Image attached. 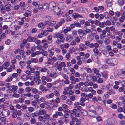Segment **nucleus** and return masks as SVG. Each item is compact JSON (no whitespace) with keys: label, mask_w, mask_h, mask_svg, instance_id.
Listing matches in <instances>:
<instances>
[{"label":"nucleus","mask_w":125,"mask_h":125,"mask_svg":"<svg viewBox=\"0 0 125 125\" xmlns=\"http://www.w3.org/2000/svg\"><path fill=\"white\" fill-rule=\"evenodd\" d=\"M27 40L29 42H33L35 41L36 38L35 37H32L31 36H29L27 38Z\"/></svg>","instance_id":"1a4fd4ad"},{"label":"nucleus","mask_w":125,"mask_h":125,"mask_svg":"<svg viewBox=\"0 0 125 125\" xmlns=\"http://www.w3.org/2000/svg\"><path fill=\"white\" fill-rule=\"evenodd\" d=\"M64 3L62 2H61L58 4V7H62L64 6Z\"/></svg>","instance_id":"09e8293b"},{"label":"nucleus","mask_w":125,"mask_h":125,"mask_svg":"<svg viewBox=\"0 0 125 125\" xmlns=\"http://www.w3.org/2000/svg\"><path fill=\"white\" fill-rule=\"evenodd\" d=\"M106 49L108 52L112 50L111 46L109 45L107 46L106 47Z\"/></svg>","instance_id":"052dcab7"},{"label":"nucleus","mask_w":125,"mask_h":125,"mask_svg":"<svg viewBox=\"0 0 125 125\" xmlns=\"http://www.w3.org/2000/svg\"><path fill=\"white\" fill-rule=\"evenodd\" d=\"M97 81V82L98 83H102L103 82V80L102 79L100 78H99Z\"/></svg>","instance_id":"4d7b16f0"},{"label":"nucleus","mask_w":125,"mask_h":125,"mask_svg":"<svg viewBox=\"0 0 125 125\" xmlns=\"http://www.w3.org/2000/svg\"><path fill=\"white\" fill-rule=\"evenodd\" d=\"M48 104V102L47 101H44V102L40 104V107L42 109H43L45 107V105H47Z\"/></svg>","instance_id":"f8f14e48"},{"label":"nucleus","mask_w":125,"mask_h":125,"mask_svg":"<svg viewBox=\"0 0 125 125\" xmlns=\"http://www.w3.org/2000/svg\"><path fill=\"white\" fill-rule=\"evenodd\" d=\"M92 70L93 71L94 73L95 74L99 73V70L95 68H94Z\"/></svg>","instance_id":"a18cd8bd"},{"label":"nucleus","mask_w":125,"mask_h":125,"mask_svg":"<svg viewBox=\"0 0 125 125\" xmlns=\"http://www.w3.org/2000/svg\"><path fill=\"white\" fill-rule=\"evenodd\" d=\"M49 7L50 8H53L56 7V4L54 2H51L49 4Z\"/></svg>","instance_id":"c85d7f7f"},{"label":"nucleus","mask_w":125,"mask_h":125,"mask_svg":"<svg viewBox=\"0 0 125 125\" xmlns=\"http://www.w3.org/2000/svg\"><path fill=\"white\" fill-rule=\"evenodd\" d=\"M76 42L74 40H72L70 44L72 46L76 45Z\"/></svg>","instance_id":"0e129e2a"},{"label":"nucleus","mask_w":125,"mask_h":125,"mask_svg":"<svg viewBox=\"0 0 125 125\" xmlns=\"http://www.w3.org/2000/svg\"><path fill=\"white\" fill-rule=\"evenodd\" d=\"M92 70H91V69L89 68H87L86 70V71L87 73L89 74H91L92 73Z\"/></svg>","instance_id":"603ef678"},{"label":"nucleus","mask_w":125,"mask_h":125,"mask_svg":"<svg viewBox=\"0 0 125 125\" xmlns=\"http://www.w3.org/2000/svg\"><path fill=\"white\" fill-rule=\"evenodd\" d=\"M31 88L29 87H27L25 89V92L27 93L30 92L31 91Z\"/></svg>","instance_id":"49530a36"},{"label":"nucleus","mask_w":125,"mask_h":125,"mask_svg":"<svg viewBox=\"0 0 125 125\" xmlns=\"http://www.w3.org/2000/svg\"><path fill=\"white\" fill-rule=\"evenodd\" d=\"M21 78L24 81H25L28 79V77L26 75L24 74L22 75Z\"/></svg>","instance_id":"b1692460"},{"label":"nucleus","mask_w":125,"mask_h":125,"mask_svg":"<svg viewBox=\"0 0 125 125\" xmlns=\"http://www.w3.org/2000/svg\"><path fill=\"white\" fill-rule=\"evenodd\" d=\"M72 39V37L71 36L68 35L66 39V40L67 42L70 41Z\"/></svg>","instance_id":"2f4dec72"},{"label":"nucleus","mask_w":125,"mask_h":125,"mask_svg":"<svg viewBox=\"0 0 125 125\" xmlns=\"http://www.w3.org/2000/svg\"><path fill=\"white\" fill-rule=\"evenodd\" d=\"M53 28H50V27H48L47 29V31L49 32H51L53 31Z\"/></svg>","instance_id":"338daca9"},{"label":"nucleus","mask_w":125,"mask_h":125,"mask_svg":"<svg viewBox=\"0 0 125 125\" xmlns=\"http://www.w3.org/2000/svg\"><path fill=\"white\" fill-rule=\"evenodd\" d=\"M12 96L13 97L18 98L19 97L20 95L19 94L17 93H14L12 95Z\"/></svg>","instance_id":"13d9d810"},{"label":"nucleus","mask_w":125,"mask_h":125,"mask_svg":"<svg viewBox=\"0 0 125 125\" xmlns=\"http://www.w3.org/2000/svg\"><path fill=\"white\" fill-rule=\"evenodd\" d=\"M103 77L105 79H107L108 77V72H104L102 73Z\"/></svg>","instance_id":"6ab92c4d"},{"label":"nucleus","mask_w":125,"mask_h":125,"mask_svg":"<svg viewBox=\"0 0 125 125\" xmlns=\"http://www.w3.org/2000/svg\"><path fill=\"white\" fill-rule=\"evenodd\" d=\"M30 122L31 124H34L36 122V121L35 119L31 118L30 120Z\"/></svg>","instance_id":"680f3d73"},{"label":"nucleus","mask_w":125,"mask_h":125,"mask_svg":"<svg viewBox=\"0 0 125 125\" xmlns=\"http://www.w3.org/2000/svg\"><path fill=\"white\" fill-rule=\"evenodd\" d=\"M31 115L34 118L39 116L38 112L33 113L31 114Z\"/></svg>","instance_id":"58836bf2"},{"label":"nucleus","mask_w":125,"mask_h":125,"mask_svg":"<svg viewBox=\"0 0 125 125\" xmlns=\"http://www.w3.org/2000/svg\"><path fill=\"white\" fill-rule=\"evenodd\" d=\"M97 112L96 111H88V114L90 116L92 117H95V116L96 115Z\"/></svg>","instance_id":"9d476101"},{"label":"nucleus","mask_w":125,"mask_h":125,"mask_svg":"<svg viewBox=\"0 0 125 125\" xmlns=\"http://www.w3.org/2000/svg\"><path fill=\"white\" fill-rule=\"evenodd\" d=\"M31 91L33 93L35 94H36L38 93L37 89L35 88H32L31 89Z\"/></svg>","instance_id":"f704fd0d"},{"label":"nucleus","mask_w":125,"mask_h":125,"mask_svg":"<svg viewBox=\"0 0 125 125\" xmlns=\"http://www.w3.org/2000/svg\"><path fill=\"white\" fill-rule=\"evenodd\" d=\"M58 76V75L56 73H50L49 75H47V77L48 78L49 77H54L55 78L56 77Z\"/></svg>","instance_id":"f3484780"},{"label":"nucleus","mask_w":125,"mask_h":125,"mask_svg":"<svg viewBox=\"0 0 125 125\" xmlns=\"http://www.w3.org/2000/svg\"><path fill=\"white\" fill-rule=\"evenodd\" d=\"M39 89L44 93L46 92L48 90V89L42 85H41L39 86Z\"/></svg>","instance_id":"0eeeda50"},{"label":"nucleus","mask_w":125,"mask_h":125,"mask_svg":"<svg viewBox=\"0 0 125 125\" xmlns=\"http://www.w3.org/2000/svg\"><path fill=\"white\" fill-rule=\"evenodd\" d=\"M57 38V39H60L62 40V42H64L65 39L64 37V35L63 34L60 33L59 32H56Z\"/></svg>","instance_id":"20e7f679"},{"label":"nucleus","mask_w":125,"mask_h":125,"mask_svg":"<svg viewBox=\"0 0 125 125\" xmlns=\"http://www.w3.org/2000/svg\"><path fill=\"white\" fill-rule=\"evenodd\" d=\"M43 117L44 119H49L50 118V115L46 113L44 115Z\"/></svg>","instance_id":"72a5a7b5"},{"label":"nucleus","mask_w":125,"mask_h":125,"mask_svg":"<svg viewBox=\"0 0 125 125\" xmlns=\"http://www.w3.org/2000/svg\"><path fill=\"white\" fill-rule=\"evenodd\" d=\"M79 50L81 51H83L86 49V46L83 44H80L79 45Z\"/></svg>","instance_id":"39448f33"},{"label":"nucleus","mask_w":125,"mask_h":125,"mask_svg":"<svg viewBox=\"0 0 125 125\" xmlns=\"http://www.w3.org/2000/svg\"><path fill=\"white\" fill-rule=\"evenodd\" d=\"M31 14V12L30 11H29L28 12H26L25 13H24L23 15L24 16L27 17L28 16H30Z\"/></svg>","instance_id":"4c0bfd02"},{"label":"nucleus","mask_w":125,"mask_h":125,"mask_svg":"<svg viewBox=\"0 0 125 125\" xmlns=\"http://www.w3.org/2000/svg\"><path fill=\"white\" fill-rule=\"evenodd\" d=\"M70 80L71 81V83L73 84H75L76 82H79V79L77 78H75L73 75H71L70 76Z\"/></svg>","instance_id":"7ed1b4c3"},{"label":"nucleus","mask_w":125,"mask_h":125,"mask_svg":"<svg viewBox=\"0 0 125 125\" xmlns=\"http://www.w3.org/2000/svg\"><path fill=\"white\" fill-rule=\"evenodd\" d=\"M104 17L106 19H108L110 17V16L109 15V14L108 12H104Z\"/></svg>","instance_id":"ea45409f"},{"label":"nucleus","mask_w":125,"mask_h":125,"mask_svg":"<svg viewBox=\"0 0 125 125\" xmlns=\"http://www.w3.org/2000/svg\"><path fill=\"white\" fill-rule=\"evenodd\" d=\"M45 99L43 97H42L40 98L39 99H37L36 101L38 103H40L41 102H44V101H45Z\"/></svg>","instance_id":"4be33fe9"},{"label":"nucleus","mask_w":125,"mask_h":125,"mask_svg":"<svg viewBox=\"0 0 125 125\" xmlns=\"http://www.w3.org/2000/svg\"><path fill=\"white\" fill-rule=\"evenodd\" d=\"M12 89H10L11 91L13 93L16 92L17 91V86L15 85H13L11 87Z\"/></svg>","instance_id":"2eb2a0df"},{"label":"nucleus","mask_w":125,"mask_h":125,"mask_svg":"<svg viewBox=\"0 0 125 125\" xmlns=\"http://www.w3.org/2000/svg\"><path fill=\"white\" fill-rule=\"evenodd\" d=\"M71 30V28L69 27H68L64 29L63 31V32L65 33H66L68 31H69Z\"/></svg>","instance_id":"7c9ffc66"},{"label":"nucleus","mask_w":125,"mask_h":125,"mask_svg":"<svg viewBox=\"0 0 125 125\" xmlns=\"http://www.w3.org/2000/svg\"><path fill=\"white\" fill-rule=\"evenodd\" d=\"M93 85V82L92 81L86 82H85L84 86L86 87L90 86H92Z\"/></svg>","instance_id":"aec40b11"},{"label":"nucleus","mask_w":125,"mask_h":125,"mask_svg":"<svg viewBox=\"0 0 125 125\" xmlns=\"http://www.w3.org/2000/svg\"><path fill=\"white\" fill-rule=\"evenodd\" d=\"M61 42H62V40L60 39H58L56 40L55 42L57 45H58L61 43Z\"/></svg>","instance_id":"bf43d9fd"},{"label":"nucleus","mask_w":125,"mask_h":125,"mask_svg":"<svg viewBox=\"0 0 125 125\" xmlns=\"http://www.w3.org/2000/svg\"><path fill=\"white\" fill-rule=\"evenodd\" d=\"M110 107L114 109L116 108L117 106L115 104H111L110 105Z\"/></svg>","instance_id":"de8ad7c7"},{"label":"nucleus","mask_w":125,"mask_h":125,"mask_svg":"<svg viewBox=\"0 0 125 125\" xmlns=\"http://www.w3.org/2000/svg\"><path fill=\"white\" fill-rule=\"evenodd\" d=\"M117 18L116 17H112L110 18V20L116 22Z\"/></svg>","instance_id":"473e14b6"},{"label":"nucleus","mask_w":125,"mask_h":125,"mask_svg":"<svg viewBox=\"0 0 125 125\" xmlns=\"http://www.w3.org/2000/svg\"><path fill=\"white\" fill-rule=\"evenodd\" d=\"M71 55L70 53H67L65 55V57L67 60L69 61L70 60Z\"/></svg>","instance_id":"c756f323"},{"label":"nucleus","mask_w":125,"mask_h":125,"mask_svg":"<svg viewBox=\"0 0 125 125\" xmlns=\"http://www.w3.org/2000/svg\"><path fill=\"white\" fill-rule=\"evenodd\" d=\"M110 42V40L107 38H106L104 41V44L106 45H108Z\"/></svg>","instance_id":"393cba45"},{"label":"nucleus","mask_w":125,"mask_h":125,"mask_svg":"<svg viewBox=\"0 0 125 125\" xmlns=\"http://www.w3.org/2000/svg\"><path fill=\"white\" fill-rule=\"evenodd\" d=\"M46 111L44 109H40L39 110L38 112L39 114V115H42L44 114H45L46 113Z\"/></svg>","instance_id":"9b49d317"},{"label":"nucleus","mask_w":125,"mask_h":125,"mask_svg":"<svg viewBox=\"0 0 125 125\" xmlns=\"http://www.w3.org/2000/svg\"><path fill=\"white\" fill-rule=\"evenodd\" d=\"M42 53L44 56H47L48 55V52L47 51H43Z\"/></svg>","instance_id":"e2e57ef3"},{"label":"nucleus","mask_w":125,"mask_h":125,"mask_svg":"<svg viewBox=\"0 0 125 125\" xmlns=\"http://www.w3.org/2000/svg\"><path fill=\"white\" fill-rule=\"evenodd\" d=\"M11 42V41L10 39H8L5 41V43L7 45H9L10 43Z\"/></svg>","instance_id":"864d4df0"},{"label":"nucleus","mask_w":125,"mask_h":125,"mask_svg":"<svg viewBox=\"0 0 125 125\" xmlns=\"http://www.w3.org/2000/svg\"><path fill=\"white\" fill-rule=\"evenodd\" d=\"M26 19H27L28 20V22L29 21L30 18H26L25 17H24L22 18L21 19V21L22 22H24L25 21H26Z\"/></svg>","instance_id":"a19ab883"},{"label":"nucleus","mask_w":125,"mask_h":125,"mask_svg":"<svg viewBox=\"0 0 125 125\" xmlns=\"http://www.w3.org/2000/svg\"><path fill=\"white\" fill-rule=\"evenodd\" d=\"M86 77L88 81H90L91 80L94 82H95L97 80V77L95 76L94 74H90L87 76Z\"/></svg>","instance_id":"f03ea898"},{"label":"nucleus","mask_w":125,"mask_h":125,"mask_svg":"<svg viewBox=\"0 0 125 125\" xmlns=\"http://www.w3.org/2000/svg\"><path fill=\"white\" fill-rule=\"evenodd\" d=\"M54 96V94L53 93H51L48 95H47L45 96V98L47 99L53 98Z\"/></svg>","instance_id":"5701e85b"},{"label":"nucleus","mask_w":125,"mask_h":125,"mask_svg":"<svg viewBox=\"0 0 125 125\" xmlns=\"http://www.w3.org/2000/svg\"><path fill=\"white\" fill-rule=\"evenodd\" d=\"M9 111L8 110L6 109L3 111L1 113V116L5 117L8 116L9 114Z\"/></svg>","instance_id":"423d86ee"},{"label":"nucleus","mask_w":125,"mask_h":125,"mask_svg":"<svg viewBox=\"0 0 125 125\" xmlns=\"http://www.w3.org/2000/svg\"><path fill=\"white\" fill-rule=\"evenodd\" d=\"M53 10L55 14L58 16H61L65 12L62 8H54Z\"/></svg>","instance_id":"f257e3e1"},{"label":"nucleus","mask_w":125,"mask_h":125,"mask_svg":"<svg viewBox=\"0 0 125 125\" xmlns=\"http://www.w3.org/2000/svg\"><path fill=\"white\" fill-rule=\"evenodd\" d=\"M63 45L64 48L68 49L69 47V44L68 43H66Z\"/></svg>","instance_id":"6e6d98bb"},{"label":"nucleus","mask_w":125,"mask_h":125,"mask_svg":"<svg viewBox=\"0 0 125 125\" xmlns=\"http://www.w3.org/2000/svg\"><path fill=\"white\" fill-rule=\"evenodd\" d=\"M72 118V121L69 122L70 125H73L75 123V122L76 121L77 119L75 117H73Z\"/></svg>","instance_id":"dca6fc26"},{"label":"nucleus","mask_w":125,"mask_h":125,"mask_svg":"<svg viewBox=\"0 0 125 125\" xmlns=\"http://www.w3.org/2000/svg\"><path fill=\"white\" fill-rule=\"evenodd\" d=\"M96 108L94 106H91L89 107V111L92 112V111H96Z\"/></svg>","instance_id":"bb28decb"},{"label":"nucleus","mask_w":125,"mask_h":125,"mask_svg":"<svg viewBox=\"0 0 125 125\" xmlns=\"http://www.w3.org/2000/svg\"><path fill=\"white\" fill-rule=\"evenodd\" d=\"M53 93L54 94V95H55L56 96H59L60 95V94L58 91L55 90L53 91Z\"/></svg>","instance_id":"37998d69"},{"label":"nucleus","mask_w":125,"mask_h":125,"mask_svg":"<svg viewBox=\"0 0 125 125\" xmlns=\"http://www.w3.org/2000/svg\"><path fill=\"white\" fill-rule=\"evenodd\" d=\"M34 73L37 78H40V73L39 71H36L34 72Z\"/></svg>","instance_id":"a878e982"},{"label":"nucleus","mask_w":125,"mask_h":125,"mask_svg":"<svg viewBox=\"0 0 125 125\" xmlns=\"http://www.w3.org/2000/svg\"><path fill=\"white\" fill-rule=\"evenodd\" d=\"M19 64L21 67H23L26 65V62L23 61H20L19 62Z\"/></svg>","instance_id":"cd10ccee"},{"label":"nucleus","mask_w":125,"mask_h":125,"mask_svg":"<svg viewBox=\"0 0 125 125\" xmlns=\"http://www.w3.org/2000/svg\"><path fill=\"white\" fill-rule=\"evenodd\" d=\"M61 99L62 100H66L67 98V97L64 95H62L60 96Z\"/></svg>","instance_id":"8fccbe9b"},{"label":"nucleus","mask_w":125,"mask_h":125,"mask_svg":"<svg viewBox=\"0 0 125 125\" xmlns=\"http://www.w3.org/2000/svg\"><path fill=\"white\" fill-rule=\"evenodd\" d=\"M52 19L51 17L49 16H47L45 18V19L46 21L50 20Z\"/></svg>","instance_id":"774afa93"},{"label":"nucleus","mask_w":125,"mask_h":125,"mask_svg":"<svg viewBox=\"0 0 125 125\" xmlns=\"http://www.w3.org/2000/svg\"><path fill=\"white\" fill-rule=\"evenodd\" d=\"M24 92V89L22 88H19L18 91V93L19 94H22Z\"/></svg>","instance_id":"c9c22d12"},{"label":"nucleus","mask_w":125,"mask_h":125,"mask_svg":"<svg viewBox=\"0 0 125 125\" xmlns=\"http://www.w3.org/2000/svg\"><path fill=\"white\" fill-rule=\"evenodd\" d=\"M122 38L121 36H116L115 38L117 42H119L120 41Z\"/></svg>","instance_id":"79ce46f5"},{"label":"nucleus","mask_w":125,"mask_h":125,"mask_svg":"<svg viewBox=\"0 0 125 125\" xmlns=\"http://www.w3.org/2000/svg\"><path fill=\"white\" fill-rule=\"evenodd\" d=\"M31 62L35 63H37L38 62V59L36 58H32L31 59Z\"/></svg>","instance_id":"e433bc0d"},{"label":"nucleus","mask_w":125,"mask_h":125,"mask_svg":"<svg viewBox=\"0 0 125 125\" xmlns=\"http://www.w3.org/2000/svg\"><path fill=\"white\" fill-rule=\"evenodd\" d=\"M37 69L40 70V71L42 73H45L47 72L48 69L45 67H39Z\"/></svg>","instance_id":"6e6552de"},{"label":"nucleus","mask_w":125,"mask_h":125,"mask_svg":"<svg viewBox=\"0 0 125 125\" xmlns=\"http://www.w3.org/2000/svg\"><path fill=\"white\" fill-rule=\"evenodd\" d=\"M112 66L116 65L118 63V61L116 59L112 58Z\"/></svg>","instance_id":"412c9836"},{"label":"nucleus","mask_w":125,"mask_h":125,"mask_svg":"<svg viewBox=\"0 0 125 125\" xmlns=\"http://www.w3.org/2000/svg\"><path fill=\"white\" fill-rule=\"evenodd\" d=\"M5 85L6 87L8 89H11L10 88L12 86L10 85V84L8 83H6Z\"/></svg>","instance_id":"5fc2aeb1"},{"label":"nucleus","mask_w":125,"mask_h":125,"mask_svg":"<svg viewBox=\"0 0 125 125\" xmlns=\"http://www.w3.org/2000/svg\"><path fill=\"white\" fill-rule=\"evenodd\" d=\"M87 89H88V87L84 86L81 87L80 90L83 92H88Z\"/></svg>","instance_id":"a211bd4d"},{"label":"nucleus","mask_w":125,"mask_h":125,"mask_svg":"<svg viewBox=\"0 0 125 125\" xmlns=\"http://www.w3.org/2000/svg\"><path fill=\"white\" fill-rule=\"evenodd\" d=\"M61 75L62 76L63 78L65 80L68 79H69V78L68 77L67 75L66 74L62 73Z\"/></svg>","instance_id":"c03bdc74"},{"label":"nucleus","mask_w":125,"mask_h":125,"mask_svg":"<svg viewBox=\"0 0 125 125\" xmlns=\"http://www.w3.org/2000/svg\"><path fill=\"white\" fill-rule=\"evenodd\" d=\"M75 88L79 90L81 89V87L79 84H77L74 86Z\"/></svg>","instance_id":"69168bd1"},{"label":"nucleus","mask_w":125,"mask_h":125,"mask_svg":"<svg viewBox=\"0 0 125 125\" xmlns=\"http://www.w3.org/2000/svg\"><path fill=\"white\" fill-rule=\"evenodd\" d=\"M96 110L97 111L98 113L99 114L102 113L103 111L102 108L100 106H98L96 108Z\"/></svg>","instance_id":"4468645a"},{"label":"nucleus","mask_w":125,"mask_h":125,"mask_svg":"<svg viewBox=\"0 0 125 125\" xmlns=\"http://www.w3.org/2000/svg\"><path fill=\"white\" fill-rule=\"evenodd\" d=\"M66 104L69 105H70L72 104V102L69 99H67L66 100Z\"/></svg>","instance_id":"3c124183"},{"label":"nucleus","mask_w":125,"mask_h":125,"mask_svg":"<svg viewBox=\"0 0 125 125\" xmlns=\"http://www.w3.org/2000/svg\"><path fill=\"white\" fill-rule=\"evenodd\" d=\"M112 58H107L106 59V63L112 66Z\"/></svg>","instance_id":"ddd939ff"}]
</instances>
